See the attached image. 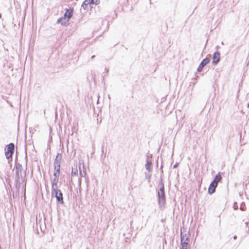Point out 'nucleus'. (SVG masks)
I'll use <instances>...</instances> for the list:
<instances>
[{
  "label": "nucleus",
  "mask_w": 249,
  "mask_h": 249,
  "mask_svg": "<svg viewBox=\"0 0 249 249\" xmlns=\"http://www.w3.org/2000/svg\"><path fill=\"white\" fill-rule=\"evenodd\" d=\"M89 0H85L82 5V6L84 8V9H86L87 8V6L89 4Z\"/></svg>",
  "instance_id": "15"
},
{
  "label": "nucleus",
  "mask_w": 249,
  "mask_h": 249,
  "mask_svg": "<svg viewBox=\"0 0 249 249\" xmlns=\"http://www.w3.org/2000/svg\"><path fill=\"white\" fill-rule=\"evenodd\" d=\"M145 178H146V179H148V181L149 182L150 179L151 178V175H150L149 174H147L146 173H145Z\"/></svg>",
  "instance_id": "21"
},
{
  "label": "nucleus",
  "mask_w": 249,
  "mask_h": 249,
  "mask_svg": "<svg viewBox=\"0 0 249 249\" xmlns=\"http://www.w3.org/2000/svg\"><path fill=\"white\" fill-rule=\"evenodd\" d=\"M59 178H54L53 180L52 184L56 185L58 184Z\"/></svg>",
  "instance_id": "17"
},
{
  "label": "nucleus",
  "mask_w": 249,
  "mask_h": 249,
  "mask_svg": "<svg viewBox=\"0 0 249 249\" xmlns=\"http://www.w3.org/2000/svg\"><path fill=\"white\" fill-rule=\"evenodd\" d=\"M203 68V67L199 65V66H198V67L197 68V71L201 72L202 71Z\"/></svg>",
  "instance_id": "22"
},
{
  "label": "nucleus",
  "mask_w": 249,
  "mask_h": 249,
  "mask_svg": "<svg viewBox=\"0 0 249 249\" xmlns=\"http://www.w3.org/2000/svg\"><path fill=\"white\" fill-rule=\"evenodd\" d=\"M54 169H56L57 170H60V164H56L54 165Z\"/></svg>",
  "instance_id": "20"
},
{
  "label": "nucleus",
  "mask_w": 249,
  "mask_h": 249,
  "mask_svg": "<svg viewBox=\"0 0 249 249\" xmlns=\"http://www.w3.org/2000/svg\"><path fill=\"white\" fill-rule=\"evenodd\" d=\"M54 173H56V174H58V175L60 174V170H57L56 169H54Z\"/></svg>",
  "instance_id": "24"
},
{
  "label": "nucleus",
  "mask_w": 249,
  "mask_h": 249,
  "mask_svg": "<svg viewBox=\"0 0 249 249\" xmlns=\"http://www.w3.org/2000/svg\"><path fill=\"white\" fill-rule=\"evenodd\" d=\"M73 15V9H66V11L64 14V20L63 22H62V25H66L68 22L69 21L70 19Z\"/></svg>",
  "instance_id": "5"
},
{
  "label": "nucleus",
  "mask_w": 249,
  "mask_h": 249,
  "mask_svg": "<svg viewBox=\"0 0 249 249\" xmlns=\"http://www.w3.org/2000/svg\"><path fill=\"white\" fill-rule=\"evenodd\" d=\"M51 195L52 197H54L56 198V201L58 203L62 205L64 204L63 193H62L61 191H56L55 193L52 192Z\"/></svg>",
  "instance_id": "4"
},
{
  "label": "nucleus",
  "mask_w": 249,
  "mask_h": 249,
  "mask_svg": "<svg viewBox=\"0 0 249 249\" xmlns=\"http://www.w3.org/2000/svg\"><path fill=\"white\" fill-rule=\"evenodd\" d=\"M221 44L223 45V44H224L223 42H221Z\"/></svg>",
  "instance_id": "31"
},
{
  "label": "nucleus",
  "mask_w": 249,
  "mask_h": 249,
  "mask_svg": "<svg viewBox=\"0 0 249 249\" xmlns=\"http://www.w3.org/2000/svg\"><path fill=\"white\" fill-rule=\"evenodd\" d=\"M220 56L219 52H216L213 55V64L214 65H217L220 61Z\"/></svg>",
  "instance_id": "6"
},
{
  "label": "nucleus",
  "mask_w": 249,
  "mask_h": 249,
  "mask_svg": "<svg viewBox=\"0 0 249 249\" xmlns=\"http://www.w3.org/2000/svg\"><path fill=\"white\" fill-rule=\"evenodd\" d=\"M65 21L64 18L63 17L57 19V23H61L62 24V22H63Z\"/></svg>",
  "instance_id": "18"
},
{
  "label": "nucleus",
  "mask_w": 249,
  "mask_h": 249,
  "mask_svg": "<svg viewBox=\"0 0 249 249\" xmlns=\"http://www.w3.org/2000/svg\"><path fill=\"white\" fill-rule=\"evenodd\" d=\"M185 236V237H184V241H185V238H187V237L186 236Z\"/></svg>",
  "instance_id": "29"
},
{
  "label": "nucleus",
  "mask_w": 249,
  "mask_h": 249,
  "mask_svg": "<svg viewBox=\"0 0 249 249\" xmlns=\"http://www.w3.org/2000/svg\"><path fill=\"white\" fill-rule=\"evenodd\" d=\"M78 174V170L76 169L75 171H73V169L72 168L71 171V175L72 176H76Z\"/></svg>",
  "instance_id": "19"
},
{
  "label": "nucleus",
  "mask_w": 249,
  "mask_h": 249,
  "mask_svg": "<svg viewBox=\"0 0 249 249\" xmlns=\"http://www.w3.org/2000/svg\"><path fill=\"white\" fill-rule=\"evenodd\" d=\"M185 236H182V233H181V244L182 246L181 249H187V245L188 244V241L189 240L188 238H185V241H184Z\"/></svg>",
  "instance_id": "7"
},
{
  "label": "nucleus",
  "mask_w": 249,
  "mask_h": 249,
  "mask_svg": "<svg viewBox=\"0 0 249 249\" xmlns=\"http://www.w3.org/2000/svg\"><path fill=\"white\" fill-rule=\"evenodd\" d=\"M53 176L54 178H59V175H58V174H56V173H53Z\"/></svg>",
  "instance_id": "23"
},
{
  "label": "nucleus",
  "mask_w": 249,
  "mask_h": 249,
  "mask_svg": "<svg viewBox=\"0 0 249 249\" xmlns=\"http://www.w3.org/2000/svg\"><path fill=\"white\" fill-rule=\"evenodd\" d=\"M86 175V172L85 170H84L83 171L81 170L80 169V175L82 177H85Z\"/></svg>",
  "instance_id": "16"
},
{
  "label": "nucleus",
  "mask_w": 249,
  "mask_h": 249,
  "mask_svg": "<svg viewBox=\"0 0 249 249\" xmlns=\"http://www.w3.org/2000/svg\"><path fill=\"white\" fill-rule=\"evenodd\" d=\"M157 196L160 207H164L166 203V196L164 190H158Z\"/></svg>",
  "instance_id": "2"
},
{
  "label": "nucleus",
  "mask_w": 249,
  "mask_h": 249,
  "mask_svg": "<svg viewBox=\"0 0 249 249\" xmlns=\"http://www.w3.org/2000/svg\"><path fill=\"white\" fill-rule=\"evenodd\" d=\"M217 186V184L216 183H214V182H212L209 186L208 189V193L210 194H213L215 191L216 187Z\"/></svg>",
  "instance_id": "8"
},
{
  "label": "nucleus",
  "mask_w": 249,
  "mask_h": 249,
  "mask_svg": "<svg viewBox=\"0 0 249 249\" xmlns=\"http://www.w3.org/2000/svg\"><path fill=\"white\" fill-rule=\"evenodd\" d=\"M15 172L16 187L19 190L22 184L25 183V185H26V181L25 180L26 171H23V168L21 164L19 163H17L15 164Z\"/></svg>",
  "instance_id": "1"
},
{
  "label": "nucleus",
  "mask_w": 249,
  "mask_h": 249,
  "mask_svg": "<svg viewBox=\"0 0 249 249\" xmlns=\"http://www.w3.org/2000/svg\"><path fill=\"white\" fill-rule=\"evenodd\" d=\"M159 189L158 190H164V185L163 183L162 178L161 177L158 184Z\"/></svg>",
  "instance_id": "13"
},
{
  "label": "nucleus",
  "mask_w": 249,
  "mask_h": 249,
  "mask_svg": "<svg viewBox=\"0 0 249 249\" xmlns=\"http://www.w3.org/2000/svg\"><path fill=\"white\" fill-rule=\"evenodd\" d=\"M1 18V14H0V18Z\"/></svg>",
  "instance_id": "30"
},
{
  "label": "nucleus",
  "mask_w": 249,
  "mask_h": 249,
  "mask_svg": "<svg viewBox=\"0 0 249 249\" xmlns=\"http://www.w3.org/2000/svg\"><path fill=\"white\" fill-rule=\"evenodd\" d=\"M210 61L209 58H205L201 62L200 65L204 68Z\"/></svg>",
  "instance_id": "12"
},
{
  "label": "nucleus",
  "mask_w": 249,
  "mask_h": 249,
  "mask_svg": "<svg viewBox=\"0 0 249 249\" xmlns=\"http://www.w3.org/2000/svg\"><path fill=\"white\" fill-rule=\"evenodd\" d=\"M94 57H95V55H92V56H91V59H93Z\"/></svg>",
  "instance_id": "28"
},
{
  "label": "nucleus",
  "mask_w": 249,
  "mask_h": 249,
  "mask_svg": "<svg viewBox=\"0 0 249 249\" xmlns=\"http://www.w3.org/2000/svg\"><path fill=\"white\" fill-rule=\"evenodd\" d=\"M151 166L152 162L150 160H147L146 163L145 164V168L149 172H150L151 171Z\"/></svg>",
  "instance_id": "11"
},
{
  "label": "nucleus",
  "mask_w": 249,
  "mask_h": 249,
  "mask_svg": "<svg viewBox=\"0 0 249 249\" xmlns=\"http://www.w3.org/2000/svg\"><path fill=\"white\" fill-rule=\"evenodd\" d=\"M60 191L58 189V185L57 184L54 185L52 184V192H53L54 193H55L56 191Z\"/></svg>",
  "instance_id": "14"
},
{
  "label": "nucleus",
  "mask_w": 249,
  "mask_h": 249,
  "mask_svg": "<svg viewBox=\"0 0 249 249\" xmlns=\"http://www.w3.org/2000/svg\"><path fill=\"white\" fill-rule=\"evenodd\" d=\"M236 238H237V236H236V235H234V236H233V239H234V240H235V239H236Z\"/></svg>",
  "instance_id": "27"
},
{
  "label": "nucleus",
  "mask_w": 249,
  "mask_h": 249,
  "mask_svg": "<svg viewBox=\"0 0 249 249\" xmlns=\"http://www.w3.org/2000/svg\"><path fill=\"white\" fill-rule=\"evenodd\" d=\"M15 145L13 143H10L7 145L5 149V155L7 159H12L14 152Z\"/></svg>",
  "instance_id": "3"
},
{
  "label": "nucleus",
  "mask_w": 249,
  "mask_h": 249,
  "mask_svg": "<svg viewBox=\"0 0 249 249\" xmlns=\"http://www.w3.org/2000/svg\"><path fill=\"white\" fill-rule=\"evenodd\" d=\"M78 182H79V185L80 186L81 184V179H79Z\"/></svg>",
  "instance_id": "26"
},
{
  "label": "nucleus",
  "mask_w": 249,
  "mask_h": 249,
  "mask_svg": "<svg viewBox=\"0 0 249 249\" xmlns=\"http://www.w3.org/2000/svg\"><path fill=\"white\" fill-rule=\"evenodd\" d=\"M222 178L220 172H219L215 177L213 181L214 183H216L218 185V183L222 179Z\"/></svg>",
  "instance_id": "10"
},
{
  "label": "nucleus",
  "mask_w": 249,
  "mask_h": 249,
  "mask_svg": "<svg viewBox=\"0 0 249 249\" xmlns=\"http://www.w3.org/2000/svg\"><path fill=\"white\" fill-rule=\"evenodd\" d=\"M178 162H176L175 164L173 166L174 168H176L178 166Z\"/></svg>",
  "instance_id": "25"
},
{
  "label": "nucleus",
  "mask_w": 249,
  "mask_h": 249,
  "mask_svg": "<svg viewBox=\"0 0 249 249\" xmlns=\"http://www.w3.org/2000/svg\"><path fill=\"white\" fill-rule=\"evenodd\" d=\"M62 157L61 154L57 153L54 161V165L60 164Z\"/></svg>",
  "instance_id": "9"
}]
</instances>
